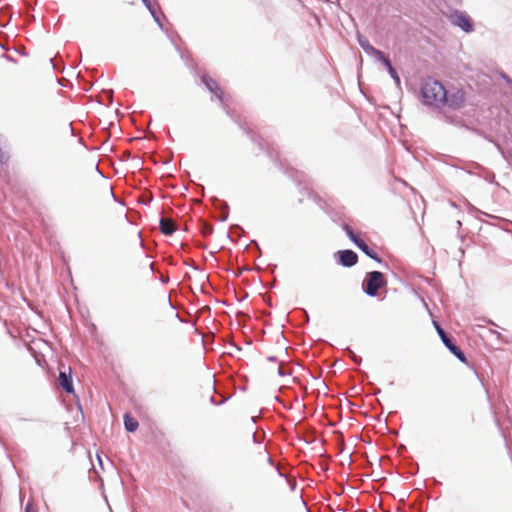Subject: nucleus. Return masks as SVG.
Returning <instances> with one entry per match:
<instances>
[{
    "label": "nucleus",
    "instance_id": "1",
    "mask_svg": "<svg viewBox=\"0 0 512 512\" xmlns=\"http://www.w3.org/2000/svg\"><path fill=\"white\" fill-rule=\"evenodd\" d=\"M421 93L425 104L435 107L444 105L446 89L439 81L427 79L422 86Z\"/></svg>",
    "mask_w": 512,
    "mask_h": 512
},
{
    "label": "nucleus",
    "instance_id": "2",
    "mask_svg": "<svg viewBox=\"0 0 512 512\" xmlns=\"http://www.w3.org/2000/svg\"><path fill=\"white\" fill-rule=\"evenodd\" d=\"M386 285L387 279L383 273L379 271H371L366 274L362 288L367 295L375 297L379 294V290Z\"/></svg>",
    "mask_w": 512,
    "mask_h": 512
},
{
    "label": "nucleus",
    "instance_id": "3",
    "mask_svg": "<svg viewBox=\"0 0 512 512\" xmlns=\"http://www.w3.org/2000/svg\"><path fill=\"white\" fill-rule=\"evenodd\" d=\"M343 230L345 231L349 239L362 252H364L368 257L372 258L373 260L381 262V259L378 257L377 253L374 250L370 249L368 245L354 232V230L348 224L343 225Z\"/></svg>",
    "mask_w": 512,
    "mask_h": 512
},
{
    "label": "nucleus",
    "instance_id": "4",
    "mask_svg": "<svg viewBox=\"0 0 512 512\" xmlns=\"http://www.w3.org/2000/svg\"><path fill=\"white\" fill-rule=\"evenodd\" d=\"M434 324L438 335L440 336L444 345L449 349V351L453 355H455L461 362L467 363L466 356L462 352V350L452 342V340L447 336L445 331L441 328V326L438 323L435 322Z\"/></svg>",
    "mask_w": 512,
    "mask_h": 512
},
{
    "label": "nucleus",
    "instance_id": "5",
    "mask_svg": "<svg viewBox=\"0 0 512 512\" xmlns=\"http://www.w3.org/2000/svg\"><path fill=\"white\" fill-rule=\"evenodd\" d=\"M58 386L65 392L72 394L74 393L73 381H72V370L68 366L61 365L58 376Z\"/></svg>",
    "mask_w": 512,
    "mask_h": 512
},
{
    "label": "nucleus",
    "instance_id": "6",
    "mask_svg": "<svg viewBox=\"0 0 512 512\" xmlns=\"http://www.w3.org/2000/svg\"><path fill=\"white\" fill-rule=\"evenodd\" d=\"M465 101V92L462 89H457L450 93L446 91V99L444 105H447L449 108L459 109L464 105Z\"/></svg>",
    "mask_w": 512,
    "mask_h": 512
},
{
    "label": "nucleus",
    "instance_id": "7",
    "mask_svg": "<svg viewBox=\"0 0 512 512\" xmlns=\"http://www.w3.org/2000/svg\"><path fill=\"white\" fill-rule=\"evenodd\" d=\"M339 261L345 267L354 266L358 261L357 254L352 250H342L338 252Z\"/></svg>",
    "mask_w": 512,
    "mask_h": 512
},
{
    "label": "nucleus",
    "instance_id": "8",
    "mask_svg": "<svg viewBox=\"0 0 512 512\" xmlns=\"http://www.w3.org/2000/svg\"><path fill=\"white\" fill-rule=\"evenodd\" d=\"M203 82L206 85V87L217 96V98H219L220 100L223 99V91L216 80L209 76H204Z\"/></svg>",
    "mask_w": 512,
    "mask_h": 512
},
{
    "label": "nucleus",
    "instance_id": "9",
    "mask_svg": "<svg viewBox=\"0 0 512 512\" xmlns=\"http://www.w3.org/2000/svg\"><path fill=\"white\" fill-rule=\"evenodd\" d=\"M453 23L455 25L459 26L460 28H462L466 32L472 31V28H473L472 23H471L470 19L467 16H465L464 14L454 15Z\"/></svg>",
    "mask_w": 512,
    "mask_h": 512
},
{
    "label": "nucleus",
    "instance_id": "10",
    "mask_svg": "<svg viewBox=\"0 0 512 512\" xmlns=\"http://www.w3.org/2000/svg\"><path fill=\"white\" fill-rule=\"evenodd\" d=\"M160 231L165 235H171L176 231L175 222L170 218H161Z\"/></svg>",
    "mask_w": 512,
    "mask_h": 512
},
{
    "label": "nucleus",
    "instance_id": "11",
    "mask_svg": "<svg viewBox=\"0 0 512 512\" xmlns=\"http://www.w3.org/2000/svg\"><path fill=\"white\" fill-rule=\"evenodd\" d=\"M124 425L127 431L134 432L137 430L139 424L138 421L132 417L129 413L124 415Z\"/></svg>",
    "mask_w": 512,
    "mask_h": 512
},
{
    "label": "nucleus",
    "instance_id": "12",
    "mask_svg": "<svg viewBox=\"0 0 512 512\" xmlns=\"http://www.w3.org/2000/svg\"><path fill=\"white\" fill-rule=\"evenodd\" d=\"M368 48L370 50V53H372L381 62L386 58L385 54L382 51H380L372 46H369Z\"/></svg>",
    "mask_w": 512,
    "mask_h": 512
},
{
    "label": "nucleus",
    "instance_id": "13",
    "mask_svg": "<svg viewBox=\"0 0 512 512\" xmlns=\"http://www.w3.org/2000/svg\"><path fill=\"white\" fill-rule=\"evenodd\" d=\"M389 74L391 75V77L396 81L397 84L400 83V78L398 76V73L396 72V70L394 69V67H390L389 69H387Z\"/></svg>",
    "mask_w": 512,
    "mask_h": 512
},
{
    "label": "nucleus",
    "instance_id": "14",
    "mask_svg": "<svg viewBox=\"0 0 512 512\" xmlns=\"http://www.w3.org/2000/svg\"><path fill=\"white\" fill-rule=\"evenodd\" d=\"M213 232V227L211 225H208V224H204L203 228H202V233L207 236V235H210L212 234Z\"/></svg>",
    "mask_w": 512,
    "mask_h": 512
},
{
    "label": "nucleus",
    "instance_id": "15",
    "mask_svg": "<svg viewBox=\"0 0 512 512\" xmlns=\"http://www.w3.org/2000/svg\"><path fill=\"white\" fill-rule=\"evenodd\" d=\"M8 160L7 153L0 146V163H5Z\"/></svg>",
    "mask_w": 512,
    "mask_h": 512
},
{
    "label": "nucleus",
    "instance_id": "16",
    "mask_svg": "<svg viewBox=\"0 0 512 512\" xmlns=\"http://www.w3.org/2000/svg\"><path fill=\"white\" fill-rule=\"evenodd\" d=\"M25 512H37V509L31 502H28L25 507Z\"/></svg>",
    "mask_w": 512,
    "mask_h": 512
},
{
    "label": "nucleus",
    "instance_id": "17",
    "mask_svg": "<svg viewBox=\"0 0 512 512\" xmlns=\"http://www.w3.org/2000/svg\"><path fill=\"white\" fill-rule=\"evenodd\" d=\"M382 63L385 65V67H386L387 69H389L390 67H392L391 61L389 60V58H388V57H386V58L382 61Z\"/></svg>",
    "mask_w": 512,
    "mask_h": 512
},
{
    "label": "nucleus",
    "instance_id": "18",
    "mask_svg": "<svg viewBox=\"0 0 512 512\" xmlns=\"http://www.w3.org/2000/svg\"><path fill=\"white\" fill-rule=\"evenodd\" d=\"M360 45H361V46H362V47H363L367 52H369V53H370V50H369V48H368L370 45L368 44V42H367V41H366V42L360 41Z\"/></svg>",
    "mask_w": 512,
    "mask_h": 512
}]
</instances>
